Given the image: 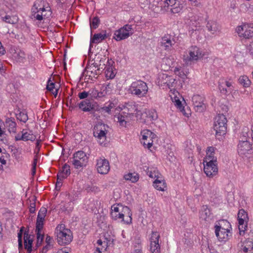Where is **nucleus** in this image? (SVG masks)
Returning <instances> with one entry per match:
<instances>
[{
    "label": "nucleus",
    "instance_id": "26",
    "mask_svg": "<svg viewBox=\"0 0 253 253\" xmlns=\"http://www.w3.org/2000/svg\"><path fill=\"white\" fill-rule=\"evenodd\" d=\"M174 43V41H172L171 38L169 36H164L161 42V45L163 46L165 50H170Z\"/></svg>",
    "mask_w": 253,
    "mask_h": 253
},
{
    "label": "nucleus",
    "instance_id": "13",
    "mask_svg": "<svg viewBox=\"0 0 253 253\" xmlns=\"http://www.w3.org/2000/svg\"><path fill=\"white\" fill-rule=\"evenodd\" d=\"M185 2L186 0H166L165 3L172 13H177L182 10Z\"/></svg>",
    "mask_w": 253,
    "mask_h": 253
},
{
    "label": "nucleus",
    "instance_id": "3",
    "mask_svg": "<svg viewBox=\"0 0 253 253\" xmlns=\"http://www.w3.org/2000/svg\"><path fill=\"white\" fill-rule=\"evenodd\" d=\"M227 121L226 118L223 114H218L215 117L213 128L216 135L222 136L225 134Z\"/></svg>",
    "mask_w": 253,
    "mask_h": 253
},
{
    "label": "nucleus",
    "instance_id": "62",
    "mask_svg": "<svg viewBox=\"0 0 253 253\" xmlns=\"http://www.w3.org/2000/svg\"><path fill=\"white\" fill-rule=\"evenodd\" d=\"M57 182L56 183V188H57V187L60 188L61 186L62 185V182L63 179L65 178L60 177L59 176V175L57 174Z\"/></svg>",
    "mask_w": 253,
    "mask_h": 253
},
{
    "label": "nucleus",
    "instance_id": "25",
    "mask_svg": "<svg viewBox=\"0 0 253 253\" xmlns=\"http://www.w3.org/2000/svg\"><path fill=\"white\" fill-rule=\"evenodd\" d=\"M206 28L209 32L214 34L219 31L220 26L218 23L212 20H206Z\"/></svg>",
    "mask_w": 253,
    "mask_h": 253
},
{
    "label": "nucleus",
    "instance_id": "24",
    "mask_svg": "<svg viewBox=\"0 0 253 253\" xmlns=\"http://www.w3.org/2000/svg\"><path fill=\"white\" fill-rule=\"evenodd\" d=\"M148 7L153 10L154 12L158 13L162 10L163 4H165V1L163 2L162 0H149ZM166 5H165V7Z\"/></svg>",
    "mask_w": 253,
    "mask_h": 253
},
{
    "label": "nucleus",
    "instance_id": "47",
    "mask_svg": "<svg viewBox=\"0 0 253 253\" xmlns=\"http://www.w3.org/2000/svg\"><path fill=\"white\" fill-rule=\"evenodd\" d=\"M118 122L122 126H125L126 124V117L123 116L122 114H119L117 117Z\"/></svg>",
    "mask_w": 253,
    "mask_h": 253
},
{
    "label": "nucleus",
    "instance_id": "23",
    "mask_svg": "<svg viewBox=\"0 0 253 253\" xmlns=\"http://www.w3.org/2000/svg\"><path fill=\"white\" fill-rule=\"evenodd\" d=\"M199 213L201 220L209 222L211 219V211L207 205H203Z\"/></svg>",
    "mask_w": 253,
    "mask_h": 253
},
{
    "label": "nucleus",
    "instance_id": "34",
    "mask_svg": "<svg viewBox=\"0 0 253 253\" xmlns=\"http://www.w3.org/2000/svg\"><path fill=\"white\" fill-rule=\"evenodd\" d=\"M143 115H145L147 121H152L156 120L158 118L157 112L154 109L146 110Z\"/></svg>",
    "mask_w": 253,
    "mask_h": 253
},
{
    "label": "nucleus",
    "instance_id": "22",
    "mask_svg": "<svg viewBox=\"0 0 253 253\" xmlns=\"http://www.w3.org/2000/svg\"><path fill=\"white\" fill-rule=\"evenodd\" d=\"M32 235L25 231L24 233V248L27 250L28 253H31L32 251L33 237Z\"/></svg>",
    "mask_w": 253,
    "mask_h": 253
},
{
    "label": "nucleus",
    "instance_id": "60",
    "mask_svg": "<svg viewBox=\"0 0 253 253\" xmlns=\"http://www.w3.org/2000/svg\"><path fill=\"white\" fill-rule=\"evenodd\" d=\"M41 140H37L36 143V147L35 149V153H36V154H38L40 152V149H41Z\"/></svg>",
    "mask_w": 253,
    "mask_h": 253
},
{
    "label": "nucleus",
    "instance_id": "51",
    "mask_svg": "<svg viewBox=\"0 0 253 253\" xmlns=\"http://www.w3.org/2000/svg\"><path fill=\"white\" fill-rule=\"evenodd\" d=\"M12 155H14V156L16 158H18L19 157L21 153V150L20 148H14L13 149H12Z\"/></svg>",
    "mask_w": 253,
    "mask_h": 253
},
{
    "label": "nucleus",
    "instance_id": "18",
    "mask_svg": "<svg viewBox=\"0 0 253 253\" xmlns=\"http://www.w3.org/2000/svg\"><path fill=\"white\" fill-rule=\"evenodd\" d=\"M215 233L219 241L221 242H225L229 238V233H230V230L221 227L220 225H216L215 226Z\"/></svg>",
    "mask_w": 253,
    "mask_h": 253
},
{
    "label": "nucleus",
    "instance_id": "6",
    "mask_svg": "<svg viewBox=\"0 0 253 253\" xmlns=\"http://www.w3.org/2000/svg\"><path fill=\"white\" fill-rule=\"evenodd\" d=\"M133 33L132 26L126 24L115 32L114 38L117 41H120L128 38Z\"/></svg>",
    "mask_w": 253,
    "mask_h": 253
},
{
    "label": "nucleus",
    "instance_id": "45",
    "mask_svg": "<svg viewBox=\"0 0 253 253\" xmlns=\"http://www.w3.org/2000/svg\"><path fill=\"white\" fill-rule=\"evenodd\" d=\"M3 21L6 23L9 24H15L16 22L17 19L14 16H10L9 15H6L4 17H2Z\"/></svg>",
    "mask_w": 253,
    "mask_h": 253
},
{
    "label": "nucleus",
    "instance_id": "16",
    "mask_svg": "<svg viewBox=\"0 0 253 253\" xmlns=\"http://www.w3.org/2000/svg\"><path fill=\"white\" fill-rule=\"evenodd\" d=\"M204 100V98L200 95H194L192 97V101L194 109L196 112H202L206 109Z\"/></svg>",
    "mask_w": 253,
    "mask_h": 253
},
{
    "label": "nucleus",
    "instance_id": "8",
    "mask_svg": "<svg viewBox=\"0 0 253 253\" xmlns=\"http://www.w3.org/2000/svg\"><path fill=\"white\" fill-rule=\"evenodd\" d=\"M107 130L105 124H97L93 128V135L97 139V141L101 144H103L106 139Z\"/></svg>",
    "mask_w": 253,
    "mask_h": 253
},
{
    "label": "nucleus",
    "instance_id": "41",
    "mask_svg": "<svg viewBox=\"0 0 253 253\" xmlns=\"http://www.w3.org/2000/svg\"><path fill=\"white\" fill-rule=\"evenodd\" d=\"M17 119L20 122L25 123L28 120V117L27 113L20 111L16 114Z\"/></svg>",
    "mask_w": 253,
    "mask_h": 253
},
{
    "label": "nucleus",
    "instance_id": "36",
    "mask_svg": "<svg viewBox=\"0 0 253 253\" xmlns=\"http://www.w3.org/2000/svg\"><path fill=\"white\" fill-rule=\"evenodd\" d=\"M5 126L8 128L9 132L15 133L16 130V124L11 119H8L5 121Z\"/></svg>",
    "mask_w": 253,
    "mask_h": 253
},
{
    "label": "nucleus",
    "instance_id": "2",
    "mask_svg": "<svg viewBox=\"0 0 253 253\" xmlns=\"http://www.w3.org/2000/svg\"><path fill=\"white\" fill-rule=\"evenodd\" d=\"M148 90L147 84L140 80L132 82L129 88L130 93L138 97L145 96L147 93Z\"/></svg>",
    "mask_w": 253,
    "mask_h": 253
},
{
    "label": "nucleus",
    "instance_id": "56",
    "mask_svg": "<svg viewBox=\"0 0 253 253\" xmlns=\"http://www.w3.org/2000/svg\"><path fill=\"white\" fill-rule=\"evenodd\" d=\"M181 71V67H175L173 70L174 73L177 76L183 78L185 76L184 74Z\"/></svg>",
    "mask_w": 253,
    "mask_h": 253
},
{
    "label": "nucleus",
    "instance_id": "11",
    "mask_svg": "<svg viewBox=\"0 0 253 253\" xmlns=\"http://www.w3.org/2000/svg\"><path fill=\"white\" fill-rule=\"evenodd\" d=\"M208 160L209 161L207 162H204V171L207 176L213 177L218 173L217 162H212V160L208 159Z\"/></svg>",
    "mask_w": 253,
    "mask_h": 253
},
{
    "label": "nucleus",
    "instance_id": "10",
    "mask_svg": "<svg viewBox=\"0 0 253 253\" xmlns=\"http://www.w3.org/2000/svg\"><path fill=\"white\" fill-rule=\"evenodd\" d=\"M142 135L141 143L143 146L150 149L153 143V140L156 138V135L149 129H144L141 131Z\"/></svg>",
    "mask_w": 253,
    "mask_h": 253
},
{
    "label": "nucleus",
    "instance_id": "15",
    "mask_svg": "<svg viewBox=\"0 0 253 253\" xmlns=\"http://www.w3.org/2000/svg\"><path fill=\"white\" fill-rule=\"evenodd\" d=\"M99 73V68L94 65L87 66L84 72L85 75V79L90 80L92 81L97 78Z\"/></svg>",
    "mask_w": 253,
    "mask_h": 253
},
{
    "label": "nucleus",
    "instance_id": "40",
    "mask_svg": "<svg viewBox=\"0 0 253 253\" xmlns=\"http://www.w3.org/2000/svg\"><path fill=\"white\" fill-rule=\"evenodd\" d=\"M105 73L106 77L109 79H113L115 76V72L113 70L112 66H108L106 67Z\"/></svg>",
    "mask_w": 253,
    "mask_h": 253
},
{
    "label": "nucleus",
    "instance_id": "37",
    "mask_svg": "<svg viewBox=\"0 0 253 253\" xmlns=\"http://www.w3.org/2000/svg\"><path fill=\"white\" fill-rule=\"evenodd\" d=\"M124 178L126 180H129L131 182H136L139 178V174L137 173H128L124 175Z\"/></svg>",
    "mask_w": 253,
    "mask_h": 253
},
{
    "label": "nucleus",
    "instance_id": "39",
    "mask_svg": "<svg viewBox=\"0 0 253 253\" xmlns=\"http://www.w3.org/2000/svg\"><path fill=\"white\" fill-rule=\"evenodd\" d=\"M218 86L220 92L224 95L229 94L232 90L231 88H227L226 86L224 85L223 82L219 81Z\"/></svg>",
    "mask_w": 253,
    "mask_h": 253
},
{
    "label": "nucleus",
    "instance_id": "14",
    "mask_svg": "<svg viewBox=\"0 0 253 253\" xmlns=\"http://www.w3.org/2000/svg\"><path fill=\"white\" fill-rule=\"evenodd\" d=\"M252 150V144L247 141H240L237 146L238 154L244 157L247 154L251 153Z\"/></svg>",
    "mask_w": 253,
    "mask_h": 253
},
{
    "label": "nucleus",
    "instance_id": "28",
    "mask_svg": "<svg viewBox=\"0 0 253 253\" xmlns=\"http://www.w3.org/2000/svg\"><path fill=\"white\" fill-rule=\"evenodd\" d=\"M107 38L106 31L102 33L95 34L91 39V42L98 43Z\"/></svg>",
    "mask_w": 253,
    "mask_h": 253
},
{
    "label": "nucleus",
    "instance_id": "64",
    "mask_svg": "<svg viewBox=\"0 0 253 253\" xmlns=\"http://www.w3.org/2000/svg\"><path fill=\"white\" fill-rule=\"evenodd\" d=\"M100 110L102 112H105L108 114L110 113L111 110L109 109V107L108 106H104L103 107H101L100 109Z\"/></svg>",
    "mask_w": 253,
    "mask_h": 253
},
{
    "label": "nucleus",
    "instance_id": "49",
    "mask_svg": "<svg viewBox=\"0 0 253 253\" xmlns=\"http://www.w3.org/2000/svg\"><path fill=\"white\" fill-rule=\"evenodd\" d=\"M134 253H142L141 245L139 240L134 246Z\"/></svg>",
    "mask_w": 253,
    "mask_h": 253
},
{
    "label": "nucleus",
    "instance_id": "20",
    "mask_svg": "<svg viewBox=\"0 0 253 253\" xmlns=\"http://www.w3.org/2000/svg\"><path fill=\"white\" fill-rule=\"evenodd\" d=\"M120 212L121 214H120V215L122 217V221L126 224L131 223L132 213L131 210L128 207L122 205L120 209Z\"/></svg>",
    "mask_w": 253,
    "mask_h": 253
},
{
    "label": "nucleus",
    "instance_id": "31",
    "mask_svg": "<svg viewBox=\"0 0 253 253\" xmlns=\"http://www.w3.org/2000/svg\"><path fill=\"white\" fill-rule=\"evenodd\" d=\"M214 148L213 147H209L207 150L206 153L207 155L206 157L204 159V162H207L210 160H212V162H217L216 157L214 156Z\"/></svg>",
    "mask_w": 253,
    "mask_h": 253
},
{
    "label": "nucleus",
    "instance_id": "33",
    "mask_svg": "<svg viewBox=\"0 0 253 253\" xmlns=\"http://www.w3.org/2000/svg\"><path fill=\"white\" fill-rule=\"evenodd\" d=\"M147 175L151 178L159 179L162 178L161 175L156 168H148L146 170Z\"/></svg>",
    "mask_w": 253,
    "mask_h": 253
},
{
    "label": "nucleus",
    "instance_id": "52",
    "mask_svg": "<svg viewBox=\"0 0 253 253\" xmlns=\"http://www.w3.org/2000/svg\"><path fill=\"white\" fill-rule=\"evenodd\" d=\"M47 212V210L45 208H42L39 211L38 216L44 218L46 213Z\"/></svg>",
    "mask_w": 253,
    "mask_h": 253
},
{
    "label": "nucleus",
    "instance_id": "55",
    "mask_svg": "<svg viewBox=\"0 0 253 253\" xmlns=\"http://www.w3.org/2000/svg\"><path fill=\"white\" fill-rule=\"evenodd\" d=\"M122 206V205H121V204H118L116 206H115V205L112 206L111 207L112 211L111 213H113V212L117 213L118 212H120V209L121 208Z\"/></svg>",
    "mask_w": 253,
    "mask_h": 253
},
{
    "label": "nucleus",
    "instance_id": "32",
    "mask_svg": "<svg viewBox=\"0 0 253 253\" xmlns=\"http://www.w3.org/2000/svg\"><path fill=\"white\" fill-rule=\"evenodd\" d=\"M44 1L42 0H40L39 1L36 2L32 9V16L34 18L36 19V15L37 14H41L42 9H40L39 8L40 7H42V5H43Z\"/></svg>",
    "mask_w": 253,
    "mask_h": 253
},
{
    "label": "nucleus",
    "instance_id": "58",
    "mask_svg": "<svg viewBox=\"0 0 253 253\" xmlns=\"http://www.w3.org/2000/svg\"><path fill=\"white\" fill-rule=\"evenodd\" d=\"M121 212L111 213V217L114 220L121 219L122 221V217L120 215Z\"/></svg>",
    "mask_w": 253,
    "mask_h": 253
},
{
    "label": "nucleus",
    "instance_id": "54",
    "mask_svg": "<svg viewBox=\"0 0 253 253\" xmlns=\"http://www.w3.org/2000/svg\"><path fill=\"white\" fill-rule=\"evenodd\" d=\"M246 28V26H239L237 28L236 31L239 35V36L240 37H242L243 35V33L245 31V28Z\"/></svg>",
    "mask_w": 253,
    "mask_h": 253
},
{
    "label": "nucleus",
    "instance_id": "61",
    "mask_svg": "<svg viewBox=\"0 0 253 253\" xmlns=\"http://www.w3.org/2000/svg\"><path fill=\"white\" fill-rule=\"evenodd\" d=\"M43 221H37L36 228V230L41 231L43 228Z\"/></svg>",
    "mask_w": 253,
    "mask_h": 253
},
{
    "label": "nucleus",
    "instance_id": "7",
    "mask_svg": "<svg viewBox=\"0 0 253 253\" xmlns=\"http://www.w3.org/2000/svg\"><path fill=\"white\" fill-rule=\"evenodd\" d=\"M110 85L103 84L100 86L99 89L96 88H92L89 90V96L91 99L99 100L106 96L109 91Z\"/></svg>",
    "mask_w": 253,
    "mask_h": 253
},
{
    "label": "nucleus",
    "instance_id": "5",
    "mask_svg": "<svg viewBox=\"0 0 253 253\" xmlns=\"http://www.w3.org/2000/svg\"><path fill=\"white\" fill-rule=\"evenodd\" d=\"M188 54L184 56V60L188 64L201 59L204 55V52L196 46H191L188 51Z\"/></svg>",
    "mask_w": 253,
    "mask_h": 253
},
{
    "label": "nucleus",
    "instance_id": "27",
    "mask_svg": "<svg viewBox=\"0 0 253 253\" xmlns=\"http://www.w3.org/2000/svg\"><path fill=\"white\" fill-rule=\"evenodd\" d=\"M154 187L159 191H165L167 189V185L163 177L156 179L153 182Z\"/></svg>",
    "mask_w": 253,
    "mask_h": 253
},
{
    "label": "nucleus",
    "instance_id": "63",
    "mask_svg": "<svg viewBox=\"0 0 253 253\" xmlns=\"http://www.w3.org/2000/svg\"><path fill=\"white\" fill-rule=\"evenodd\" d=\"M36 211V204L35 202L31 203L29 207V211L31 213H34Z\"/></svg>",
    "mask_w": 253,
    "mask_h": 253
},
{
    "label": "nucleus",
    "instance_id": "17",
    "mask_svg": "<svg viewBox=\"0 0 253 253\" xmlns=\"http://www.w3.org/2000/svg\"><path fill=\"white\" fill-rule=\"evenodd\" d=\"M96 168L97 171L102 174H106L110 170L109 162L105 159L100 158L97 160Z\"/></svg>",
    "mask_w": 253,
    "mask_h": 253
},
{
    "label": "nucleus",
    "instance_id": "4",
    "mask_svg": "<svg viewBox=\"0 0 253 253\" xmlns=\"http://www.w3.org/2000/svg\"><path fill=\"white\" fill-rule=\"evenodd\" d=\"M72 158V165L77 169L85 167L88 162V157L83 151H78L75 153Z\"/></svg>",
    "mask_w": 253,
    "mask_h": 253
},
{
    "label": "nucleus",
    "instance_id": "44",
    "mask_svg": "<svg viewBox=\"0 0 253 253\" xmlns=\"http://www.w3.org/2000/svg\"><path fill=\"white\" fill-rule=\"evenodd\" d=\"M23 228L24 227H21L19 232L18 233V249L20 251L23 249L22 238Z\"/></svg>",
    "mask_w": 253,
    "mask_h": 253
},
{
    "label": "nucleus",
    "instance_id": "57",
    "mask_svg": "<svg viewBox=\"0 0 253 253\" xmlns=\"http://www.w3.org/2000/svg\"><path fill=\"white\" fill-rule=\"evenodd\" d=\"M88 96H89V91L88 92L84 91L82 92H80L78 94V96L81 99H83L87 98Z\"/></svg>",
    "mask_w": 253,
    "mask_h": 253
},
{
    "label": "nucleus",
    "instance_id": "19",
    "mask_svg": "<svg viewBox=\"0 0 253 253\" xmlns=\"http://www.w3.org/2000/svg\"><path fill=\"white\" fill-rule=\"evenodd\" d=\"M36 139V136L33 133L32 130H26L23 129L22 131V134H17L15 136V140L16 141L23 140L27 141L30 140L32 141H34Z\"/></svg>",
    "mask_w": 253,
    "mask_h": 253
},
{
    "label": "nucleus",
    "instance_id": "53",
    "mask_svg": "<svg viewBox=\"0 0 253 253\" xmlns=\"http://www.w3.org/2000/svg\"><path fill=\"white\" fill-rule=\"evenodd\" d=\"M17 56L16 57L19 61H22L25 57V53L20 50L18 52L16 53Z\"/></svg>",
    "mask_w": 253,
    "mask_h": 253
},
{
    "label": "nucleus",
    "instance_id": "21",
    "mask_svg": "<svg viewBox=\"0 0 253 253\" xmlns=\"http://www.w3.org/2000/svg\"><path fill=\"white\" fill-rule=\"evenodd\" d=\"M241 251L238 253H253V239L248 238L242 242L240 248Z\"/></svg>",
    "mask_w": 253,
    "mask_h": 253
},
{
    "label": "nucleus",
    "instance_id": "12",
    "mask_svg": "<svg viewBox=\"0 0 253 253\" xmlns=\"http://www.w3.org/2000/svg\"><path fill=\"white\" fill-rule=\"evenodd\" d=\"M160 238V235L158 232L152 231L150 238V251L152 253H161Z\"/></svg>",
    "mask_w": 253,
    "mask_h": 253
},
{
    "label": "nucleus",
    "instance_id": "50",
    "mask_svg": "<svg viewBox=\"0 0 253 253\" xmlns=\"http://www.w3.org/2000/svg\"><path fill=\"white\" fill-rule=\"evenodd\" d=\"M55 88V84L54 83L52 82L51 81V79L50 78L48 82L46 85V89L47 90L49 91H53V89Z\"/></svg>",
    "mask_w": 253,
    "mask_h": 253
},
{
    "label": "nucleus",
    "instance_id": "35",
    "mask_svg": "<svg viewBox=\"0 0 253 253\" xmlns=\"http://www.w3.org/2000/svg\"><path fill=\"white\" fill-rule=\"evenodd\" d=\"M70 173V166L67 164H65L57 174L60 177L66 178Z\"/></svg>",
    "mask_w": 253,
    "mask_h": 253
},
{
    "label": "nucleus",
    "instance_id": "38",
    "mask_svg": "<svg viewBox=\"0 0 253 253\" xmlns=\"http://www.w3.org/2000/svg\"><path fill=\"white\" fill-rule=\"evenodd\" d=\"M239 83L242 85L244 87H248L251 84V82L249 78L246 76L243 75L240 76L239 80Z\"/></svg>",
    "mask_w": 253,
    "mask_h": 253
},
{
    "label": "nucleus",
    "instance_id": "59",
    "mask_svg": "<svg viewBox=\"0 0 253 253\" xmlns=\"http://www.w3.org/2000/svg\"><path fill=\"white\" fill-rule=\"evenodd\" d=\"M139 4L142 8H145L149 6V0H139Z\"/></svg>",
    "mask_w": 253,
    "mask_h": 253
},
{
    "label": "nucleus",
    "instance_id": "1",
    "mask_svg": "<svg viewBox=\"0 0 253 253\" xmlns=\"http://www.w3.org/2000/svg\"><path fill=\"white\" fill-rule=\"evenodd\" d=\"M57 243L60 246L69 245L73 240V236L71 230L66 227L64 224H59L55 228Z\"/></svg>",
    "mask_w": 253,
    "mask_h": 253
},
{
    "label": "nucleus",
    "instance_id": "29",
    "mask_svg": "<svg viewBox=\"0 0 253 253\" xmlns=\"http://www.w3.org/2000/svg\"><path fill=\"white\" fill-rule=\"evenodd\" d=\"M79 107L84 112H89L93 109L91 103L87 99L81 101L79 104Z\"/></svg>",
    "mask_w": 253,
    "mask_h": 253
},
{
    "label": "nucleus",
    "instance_id": "48",
    "mask_svg": "<svg viewBox=\"0 0 253 253\" xmlns=\"http://www.w3.org/2000/svg\"><path fill=\"white\" fill-rule=\"evenodd\" d=\"M36 232L37 233V247H38L39 246H40L41 245V243L42 242L43 235L41 234V231H38V230H36Z\"/></svg>",
    "mask_w": 253,
    "mask_h": 253
},
{
    "label": "nucleus",
    "instance_id": "9",
    "mask_svg": "<svg viewBox=\"0 0 253 253\" xmlns=\"http://www.w3.org/2000/svg\"><path fill=\"white\" fill-rule=\"evenodd\" d=\"M238 220L239 223V230L240 234L243 235L247 228V223L249 221V217L247 212L244 210L241 209L238 213Z\"/></svg>",
    "mask_w": 253,
    "mask_h": 253
},
{
    "label": "nucleus",
    "instance_id": "46",
    "mask_svg": "<svg viewBox=\"0 0 253 253\" xmlns=\"http://www.w3.org/2000/svg\"><path fill=\"white\" fill-rule=\"evenodd\" d=\"M85 190L87 192H94V193H97L98 192L100 191V189L98 187L95 186V185H86L85 187Z\"/></svg>",
    "mask_w": 253,
    "mask_h": 253
},
{
    "label": "nucleus",
    "instance_id": "30",
    "mask_svg": "<svg viewBox=\"0 0 253 253\" xmlns=\"http://www.w3.org/2000/svg\"><path fill=\"white\" fill-rule=\"evenodd\" d=\"M40 9H42L41 14H37L36 15V20L41 21L45 17H47V14H50V8L49 7L47 6L45 7L44 5H42V7L39 8Z\"/></svg>",
    "mask_w": 253,
    "mask_h": 253
},
{
    "label": "nucleus",
    "instance_id": "43",
    "mask_svg": "<svg viewBox=\"0 0 253 253\" xmlns=\"http://www.w3.org/2000/svg\"><path fill=\"white\" fill-rule=\"evenodd\" d=\"M100 23V20L97 16L93 17L92 20H90V26L91 29H96Z\"/></svg>",
    "mask_w": 253,
    "mask_h": 253
},
{
    "label": "nucleus",
    "instance_id": "42",
    "mask_svg": "<svg viewBox=\"0 0 253 253\" xmlns=\"http://www.w3.org/2000/svg\"><path fill=\"white\" fill-rule=\"evenodd\" d=\"M245 31L243 33L242 37L245 39H250L253 37V30L252 28H250L246 26L245 28Z\"/></svg>",
    "mask_w": 253,
    "mask_h": 253
}]
</instances>
